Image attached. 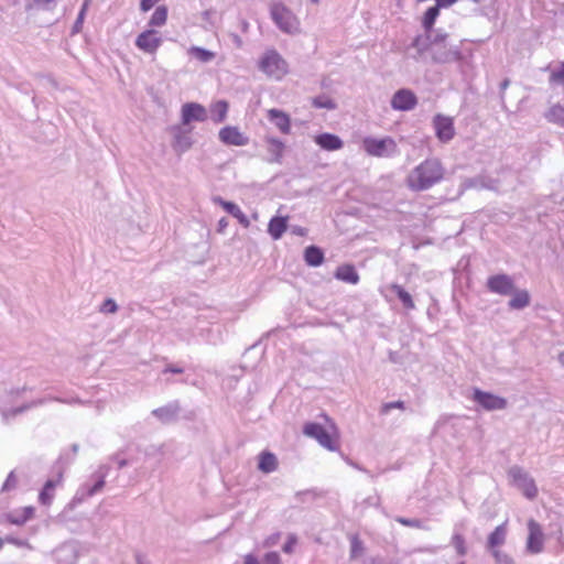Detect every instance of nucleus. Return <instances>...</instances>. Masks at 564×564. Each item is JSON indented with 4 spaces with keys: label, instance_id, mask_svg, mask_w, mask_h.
I'll return each instance as SVG.
<instances>
[{
    "label": "nucleus",
    "instance_id": "nucleus-36",
    "mask_svg": "<svg viewBox=\"0 0 564 564\" xmlns=\"http://www.w3.org/2000/svg\"><path fill=\"white\" fill-rule=\"evenodd\" d=\"M547 121L564 127V107L555 105L545 113Z\"/></svg>",
    "mask_w": 564,
    "mask_h": 564
},
{
    "label": "nucleus",
    "instance_id": "nucleus-8",
    "mask_svg": "<svg viewBox=\"0 0 564 564\" xmlns=\"http://www.w3.org/2000/svg\"><path fill=\"white\" fill-rule=\"evenodd\" d=\"M303 433L306 436L316 440L323 447L329 451H334L336 448L330 433L318 423H306L303 427Z\"/></svg>",
    "mask_w": 564,
    "mask_h": 564
},
{
    "label": "nucleus",
    "instance_id": "nucleus-39",
    "mask_svg": "<svg viewBox=\"0 0 564 564\" xmlns=\"http://www.w3.org/2000/svg\"><path fill=\"white\" fill-rule=\"evenodd\" d=\"M313 106L315 108H324V109H335L336 105L335 102L327 96H317L312 101Z\"/></svg>",
    "mask_w": 564,
    "mask_h": 564
},
{
    "label": "nucleus",
    "instance_id": "nucleus-54",
    "mask_svg": "<svg viewBox=\"0 0 564 564\" xmlns=\"http://www.w3.org/2000/svg\"><path fill=\"white\" fill-rule=\"evenodd\" d=\"M243 564H261L260 561L252 554H247Z\"/></svg>",
    "mask_w": 564,
    "mask_h": 564
},
{
    "label": "nucleus",
    "instance_id": "nucleus-52",
    "mask_svg": "<svg viewBox=\"0 0 564 564\" xmlns=\"http://www.w3.org/2000/svg\"><path fill=\"white\" fill-rule=\"evenodd\" d=\"M160 0H141L140 2V9L143 11V12H147L149 11L150 9H152L154 7V4L156 2H159Z\"/></svg>",
    "mask_w": 564,
    "mask_h": 564
},
{
    "label": "nucleus",
    "instance_id": "nucleus-42",
    "mask_svg": "<svg viewBox=\"0 0 564 564\" xmlns=\"http://www.w3.org/2000/svg\"><path fill=\"white\" fill-rule=\"evenodd\" d=\"M17 485H18L17 476H15L14 471H11L8 475L4 484L2 485L1 491L2 492H9V491L15 489Z\"/></svg>",
    "mask_w": 564,
    "mask_h": 564
},
{
    "label": "nucleus",
    "instance_id": "nucleus-24",
    "mask_svg": "<svg viewBox=\"0 0 564 564\" xmlns=\"http://www.w3.org/2000/svg\"><path fill=\"white\" fill-rule=\"evenodd\" d=\"M55 558L61 564H74L77 558L76 547L72 544H63L54 552Z\"/></svg>",
    "mask_w": 564,
    "mask_h": 564
},
{
    "label": "nucleus",
    "instance_id": "nucleus-51",
    "mask_svg": "<svg viewBox=\"0 0 564 564\" xmlns=\"http://www.w3.org/2000/svg\"><path fill=\"white\" fill-rule=\"evenodd\" d=\"M6 541L8 543L14 544L19 547L32 549V546L30 545V543L26 540H20V539L13 538V536H8V538H6Z\"/></svg>",
    "mask_w": 564,
    "mask_h": 564
},
{
    "label": "nucleus",
    "instance_id": "nucleus-34",
    "mask_svg": "<svg viewBox=\"0 0 564 564\" xmlns=\"http://www.w3.org/2000/svg\"><path fill=\"white\" fill-rule=\"evenodd\" d=\"M178 412V408L174 404H169L152 411V414L160 419L162 422H170Z\"/></svg>",
    "mask_w": 564,
    "mask_h": 564
},
{
    "label": "nucleus",
    "instance_id": "nucleus-15",
    "mask_svg": "<svg viewBox=\"0 0 564 564\" xmlns=\"http://www.w3.org/2000/svg\"><path fill=\"white\" fill-rule=\"evenodd\" d=\"M182 123L188 126L192 121L203 122L207 119L205 107L196 102H187L182 106Z\"/></svg>",
    "mask_w": 564,
    "mask_h": 564
},
{
    "label": "nucleus",
    "instance_id": "nucleus-7",
    "mask_svg": "<svg viewBox=\"0 0 564 564\" xmlns=\"http://www.w3.org/2000/svg\"><path fill=\"white\" fill-rule=\"evenodd\" d=\"M161 44L162 37L153 29L141 32L135 39V46L147 54H155Z\"/></svg>",
    "mask_w": 564,
    "mask_h": 564
},
{
    "label": "nucleus",
    "instance_id": "nucleus-49",
    "mask_svg": "<svg viewBox=\"0 0 564 564\" xmlns=\"http://www.w3.org/2000/svg\"><path fill=\"white\" fill-rule=\"evenodd\" d=\"M263 562L265 564H281V557L278 552H268L263 557Z\"/></svg>",
    "mask_w": 564,
    "mask_h": 564
},
{
    "label": "nucleus",
    "instance_id": "nucleus-37",
    "mask_svg": "<svg viewBox=\"0 0 564 564\" xmlns=\"http://www.w3.org/2000/svg\"><path fill=\"white\" fill-rule=\"evenodd\" d=\"M167 19V9L164 6L158 7L153 12L149 25L150 26H162L165 24Z\"/></svg>",
    "mask_w": 564,
    "mask_h": 564
},
{
    "label": "nucleus",
    "instance_id": "nucleus-40",
    "mask_svg": "<svg viewBox=\"0 0 564 564\" xmlns=\"http://www.w3.org/2000/svg\"><path fill=\"white\" fill-rule=\"evenodd\" d=\"M452 545L456 549V552L460 556H464L467 553V549H466V545H465V539H464V536L462 534L455 533L452 536Z\"/></svg>",
    "mask_w": 564,
    "mask_h": 564
},
{
    "label": "nucleus",
    "instance_id": "nucleus-62",
    "mask_svg": "<svg viewBox=\"0 0 564 564\" xmlns=\"http://www.w3.org/2000/svg\"><path fill=\"white\" fill-rule=\"evenodd\" d=\"M88 6H89V0H86V1L83 3L82 9H80V11H79V12H84V14H86V10H87Z\"/></svg>",
    "mask_w": 564,
    "mask_h": 564
},
{
    "label": "nucleus",
    "instance_id": "nucleus-44",
    "mask_svg": "<svg viewBox=\"0 0 564 564\" xmlns=\"http://www.w3.org/2000/svg\"><path fill=\"white\" fill-rule=\"evenodd\" d=\"M362 543L358 538H352L350 546V557L356 558L362 553Z\"/></svg>",
    "mask_w": 564,
    "mask_h": 564
},
{
    "label": "nucleus",
    "instance_id": "nucleus-10",
    "mask_svg": "<svg viewBox=\"0 0 564 564\" xmlns=\"http://www.w3.org/2000/svg\"><path fill=\"white\" fill-rule=\"evenodd\" d=\"M433 126L437 139L443 142H449L455 135L453 119L443 115H436L433 119Z\"/></svg>",
    "mask_w": 564,
    "mask_h": 564
},
{
    "label": "nucleus",
    "instance_id": "nucleus-13",
    "mask_svg": "<svg viewBox=\"0 0 564 564\" xmlns=\"http://www.w3.org/2000/svg\"><path fill=\"white\" fill-rule=\"evenodd\" d=\"M417 104V98L410 89H399L391 99V107L399 111L412 110Z\"/></svg>",
    "mask_w": 564,
    "mask_h": 564
},
{
    "label": "nucleus",
    "instance_id": "nucleus-5",
    "mask_svg": "<svg viewBox=\"0 0 564 564\" xmlns=\"http://www.w3.org/2000/svg\"><path fill=\"white\" fill-rule=\"evenodd\" d=\"M510 484L517 487L525 498L532 500L538 495V487L534 479L521 467L512 466L508 471Z\"/></svg>",
    "mask_w": 564,
    "mask_h": 564
},
{
    "label": "nucleus",
    "instance_id": "nucleus-22",
    "mask_svg": "<svg viewBox=\"0 0 564 564\" xmlns=\"http://www.w3.org/2000/svg\"><path fill=\"white\" fill-rule=\"evenodd\" d=\"M315 143L327 151H336L343 148L341 139L332 133H322L315 137Z\"/></svg>",
    "mask_w": 564,
    "mask_h": 564
},
{
    "label": "nucleus",
    "instance_id": "nucleus-32",
    "mask_svg": "<svg viewBox=\"0 0 564 564\" xmlns=\"http://www.w3.org/2000/svg\"><path fill=\"white\" fill-rule=\"evenodd\" d=\"M512 297L509 301V307L512 310H522L527 307L530 303V296L529 293L524 290L517 291L516 293H512Z\"/></svg>",
    "mask_w": 564,
    "mask_h": 564
},
{
    "label": "nucleus",
    "instance_id": "nucleus-46",
    "mask_svg": "<svg viewBox=\"0 0 564 564\" xmlns=\"http://www.w3.org/2000/svg\"><path fill=\"white\" fill-rule=\"evenodd\" d=\"M296 544H297L296 535L295 534H289L288 541L284 543L282 550L286 554H292Z\"/></svg>",
    "mask_w": 564,
    "mask_h": 564
},
{
    "label": "nucleus",
    "instance_id": "nucleus-58",
    "mask_svg": "<svg viewBox=\"0 0 564 564\" xmlns=\"http://www.w3.org/2000/svg\"><path fill=\"white\" fill-rule=\"evenodd\" d=\"M228 225V221L226 218H221L219 221H218V231L219 232H223L224 229L227 227Z\"/></svg>",
    "mask_w": 564,
    "mask_h": 564
},
{
    "label": "nucleus",
    "instance_id": "nucleus-63",
    "mask_svg": "<svg viewBox=\"0 0 564 564\" xmlns=\"http://www.w3.org/2000/svg\"><path fill=\"white\" fill-rule=\"evenodd\" d=\"M128 462L126 459H119L118 460V467L119 468H123L124 466H127Z\"/></svg>",
    "mask_w": 564,
    "mask_h": 564
},
{
    "label": "nucleus",
    "instance_id": "nucleus-48",
    "mask_svg": "<svg viewBox=\"0 0 564 564\" xmlns=\"http://www.w3.org/2000/svg\"><path fill=\"white\" fill-rule=\"evenodd\" d=\"M280 539H281V533L275 532V533L269 535L268 538H265V540L262 543V546L263 547L275 546L279 543Z\"/></svg>",
    "mask_w": 564,
    "mask_h": 564
},
{
    "label": "nucleus",
    "instance_id": "nucleus-23",
    "mask_svg": "<svg viewBox=\"0 0 564 564\" xmlns=\"http://www.w3.org/2000/svg\"><path fill=\"white\" fill-rule=\"evenodd\" d=\"M61 479H48L39 495V502L42 506L48 507L52 505L55 497V489L59 485Z\"/></svg>",
    "mask_w": 564,
    "mask_h": 564
},
{
    "label": "nucleus",
    "instance_id": "nucleus-12",
    "mask_svg": "<svg viewBox=\"0 0 564 564\" xmlns=\"http://www.w3.org/2000/svg\"><path fill=\"white\" fill-rule=\"evenodd\" d=\"M219 140L226 145L243 147L249 143V138L238 127L226 126L219 130Z\"/></svg>",
    "mask_w": 564,
    "mask_h": 564
},
{
    "label": "nucleus",
    "instance_id": "nucleus-55",
    "mask_svg": "<svg viewBox=\"0 0 564 564\" xmlns=\"http://www.w3.org/2000/svg\"><path fill=\"white\" fill-rule=\"evenodd\" d=\"M456 1L457 0H436V7L437 8H440V7L446 8V7L454 4Z\"/></svg>",
    "mask_w": 564,
    "mask_h": 564
},
{
    "label": "nucleus",
    "instance_id": "nucleus-47",
    "mask_svg": "<svg viewBox=\"0 0 564 564\" xmlns=\"http://www.w3.org/2000/svg\"><path fill=\"white\" fill-rule=\"evenodd\" d=\"M392 409L404 410V402L403 401H393V402L384 403L381 408V413L388 414Z\"/></svg>",
    "mask_w": 564,
    "mask_h": 564
},
{
    "label": "nucleus",
    "instance_id": "nucleus-61",
    "mask_svg": "<svg viewBox=\"0 0 564 564\" xmlns=\"http://www.w3.org/2000/svg\"><path fill=\"white\" fill-rule=\"evenodd\" d=\"M241 29H242V31H243V32H247V31H248V29H249V22H248V21H246V20H243V21L241 22Z\"/></svg>",
    "mask_w": 564,
    "mask_h": 564
},
{
    "label": "nucleus",
    "instance_id": "nucleus-16",
    "mask_svg": "<svg viewBox=\"0 0 564 564\" xmlns=\"http://www.w3.org/2000/svg\"><path fill=\"white\" fill-rule=\"evenodd\" d=\"M264 142L267 149L265 161L269 163H280L285 149L284 142L275 137H265Z\"/></svg>",
    "mask_w": 564,
    "mask_h": 564
},
{
    "label": "nucleus",
    "instance_id": "nucleus-64",
    "mask_svg": "<svg viewBox=\"0 0 564 564\" xmlns=\"http://www.w3.org/2000/svg\"><path fill=\"white\" fill-rule=\"evenodd\" d=\"M558 361L562 366H564V351L558 355Z\"/></svg>",
    "mask_w": 564,
    "mask_h": 564
},
{
    "label": "nucleus",
    "instance_id": "nucleus-56",
    "mask_svg": "<svg viewBox=\"0 0 564 564\" xmlns=\"http://www.w3.org/2000/svg\"><path fill=\"white\" fill-rule=\"evenodd\" d=\"M398 521L400 523L404 524V525H408V527H415V525H417V521L416 520L400 518Z\"/></svg>",
    "mask_w": 564,
    "mask_h": 564
},
{
    "label": "nucleus",
    "instance_id": "nucleus-41",
    "mask_svg": "<svg viewBox=\"0 0 564 564\" xmlns=\"http://www.w3.org/2000/svg\"><path fill=\"white\" fill-rule=\"evenodd\" d=\"M489 552L491 553L497 564H513L512 557L501 550L497 549Z\"/></svg>",
    "mask_w": 564,
    "mask_h": 564
},
{
    "label": "nucleus",
    "instance_id": "nucleus-25",
    "mask_svg": "<svg viewBox=\"0 0 564 564\" xmlns=\"http://www.w3.org/2000/svg\"><path fill=\"white\" fill-rule=\"evenodd\" d=\"M228 109L229 105L225 100H218L212 104L209 108L210 119L215 123H221L227 118Z\"/></svg>",
    "mask_w": 564,
    "mask_h": 564
},
{
    "label": "nucleus",
    "instance_id": "nucleus-57",
    "mask_svg": "<svg viewBox=\"0 0 564 564\" xmlns=\"http://www.w3.org/2000/svg\"><path fill=\"white\" fill-rule=\"evenodd\" d=\"M164 372L182 373L183 369L174 366H169L164 369Z\"/></svg>",
    "mask_w": 564,
    "mask_h": 564
},
{
    "label": "nucleus",
    "instance_id": "nucleus-29",
    "mask_svg": "<svg viewBox=\"0 0 564 564\" xmlns=\"http://www.w3.org/2000/svg\"><path fill=\"white\" fill-rule=\"evenodd\" d=\"M187 54L198 61L199 63L202 64H208L210 62H213L216 57V53L213 52V51H209V50H206L204 47H200V46H191L188 50H187Z\"/></svg>",
    "mask_w": 564,
    "mask_h": 564
},
{
    "label": "nucleus",
    "instance_id": "nucleus-50",
    "mask_svg": "<svg viewBox=\"0 0 564 564\" xmlns=\"http://www.w3.org/2000/svg\"><path fill=\"white\" fill-rule=\"evenodd\" d=\"M32 1H33L34 6L45 9V10H51L55 7V0H32Z\"/></svg>",
    "mask_w": 564,
    "mask_h": 564
},
{
    "label": "nucleus",
    "instance_id": "nucleus-38",
    "mask_svg": "<svg viewBox=\"0 0 564 564\" xmlns=\"http://www.w3.org/2000/svg\"><path fill=\"white\" fill-rule=\"evenodd\" d=\"M438 13H440V10L436 6L434 7H430L425 13H424V18H423V25L425 29H430L432 28V25L434 24L436 18L438 17Z\"/></svg>",
    "mask_w": 564,
    "mask_h": 564
},
{
    "label": "nucleus",
    "instance_id": "nucleus-9",
    "mask_svg": "<svg viewBox=\"0 0 564 564\" xmlns=\"http://www.w3.org/2000/svg\"><path fill=\"white\" fill-rule=\"evenodd\" d=\"M473 400L487 411L503 410L507 406V400L489 392L475 389Z\"/></svg>",
    "mask_w": 564,
    "mask_h": 564
},
{
    "label": "nucleus",
    "instance_id": "nucleus-27",
    "mask_svg": "<svg viewBox=\"0 0 564 564\" xmlns=\"http://www.w3.org/2000/svg\"><path fill=\"white\" fill-rule=\"evenodd\" d=\"M46 401V399H39V400H35V401H32L30 403H25L21 406H15V408H11V409H8V410H2L1 411V414H2V419H3V422H9V420L11 417H14L23 412H25L26 410H30L34 406H37V405H42L44 402Z\"/></svg>",
    "mask_w": 564,
    "mask_h": 564
},
{
    "label": "nucleus",
    "instance_id": "nucleus-31",
    "mask_svg": "<svg viewBox=\"0 0 564 564\" xmlns=\"http://www.w3.org/2000/svg\"><path fill=\"white\" fill-rule=\"evenodd\" d=\"M389 289L398 296V299L401 301L402 305L406 310L415 308V304L412 300L411 294L409 292H406L401 285L391 284Z\"/></svg>",
    "mask_w": 564,
    "mask_h": 564
},
{
    "label": "nucleus",
    "instance_id": "nucleus-28",
    "mask_svg": "<svg viewBox=\"0 0 564 564\" xmlns=\"http://www.w3.org/2000/svg\"><path fill=\"white\" fill-rule=\"evenodd\" d=\"M286 228H288V218L273 217L268 225V232L274 240H278L283 236Z\"/></svg>",
    "mask_w": 564,
    "mask_h": 564
},
{
    "label": "nucleus",
    "instance_id": "nucleus-59",
    "mask_svg": "<svg viewBox=\"0 0 564 564\" xmlns=\"http://www.w3.org/2000/svg\"><path fill=\"white\" fill-rule=\"evenodd\" d=\"M292 231H293L294 234H296V235H301V236H302V235H304V229H303V228H301V227H294V228L292 229Z\"/></svg>",
    "mask_w": 564,
    "mask_h": 564
},
{
    "label": "nucleus",
    "instance_id": "nucleus-35",
    "mask_svg": "<svg viewBox=\"0 0 564 564\" xmlns=\"http://www.w3.org/2000/svg\"><path fill=\"white\" fill-rule=\"evenodd\" d=\"M276 457L271 453H262L259 459V469L263 473H272L276 469Z\"/></svg>",
    "mask_w": 564,
    "mask_h": 564
},
{
    "label": "nucleus",
    "instance_id": "nucleus-33",
    "mask_svg": "<svg viewBox=\"0 0 564 564\" xmlns=\"http://www.w3.org/2000/svg\"><path fill=\"white\" fill-rule=\"evenodd\" d=\"M109 471L108 466H101L97 473L95 474L96 481L93 486L88 487L87 495L94 496L95 494L99 492L102 487L105 486V478Z\"/></svg>",
    "mask_w": 564,
    "mask_h": 564
},
{
    "label": "nucleus",
    "instance_id": "nucleus-21",
    "mask_svg": "<svg viewBox=\"0 0 564 564\" xmlns=\"http://www.w3.org/2000/svg\"><path fill=\"white\" fill-rule=\"evenodd\" d=\"M192 143L193 141L189 134V130H183L180 127L174 128L173 149L176 152L183 153L187 151L192 147Z\"/></svg>",
    "mask_w": 564,
    "mask_h": 564
},
{
    "label": "nucleus",
    "instance_id": "nucleus-3",
    "mask_svg": "<svg viewBox=\"0 0 564 564\" xmlns=\"http://www.w3.org/2000/svg\"><path fill=\"white\" fill-rule=\"evenodd\" d=\"M259 69L269 77L281 79L288 73V63L275 50H268L259 61Z\"/></svg>",
    "mask_w": 564,
    "mask_h": 564
},
{
    "label": "nucleus",
    "instance_id": "nucleus-18",
    "mask_svg": "<svg viewBox=\"0 0 564 564\" xmlns=\"http://www.w3.org/2000/svg\"><path fill=\"white\" fill-rule=\"evenodd\" d=\"M214 202L218 205H220L228 214L234 216L240 225H242L245 228H248L250 226V221L247 218V216L242 213L240 207L232 203L224 200L221 197L217 196L214 197Z\"/></svg>",
    "mask_w": 564,
    "mask_h": 564
},
{
    "label": "nucleus",
    "instance_id": "nucleus-14",
    "mask_svg": "<svg viewBox=\"0 0 564 564\" xmlns=\"http://www.w3.org/2000/svg\"><path fill=\"white\" fill-rule=\"evenodd\" d=\"M432 58L436 63L446 64L460 59V51L457 46L447 47L438 43H434L431 47Z\"/></svg>",
    "mask_w": 564,
    "mask_h": 564
},
{
    "label": "nucleus",
    "instance_id": "nucleus-17",
    "mask_svg": "<svg viewBox=\"0 0 564 564\" xmlns=\"http://www.w3.org/2000/svg\"><path fill=\"white\" fill-rule=\"evenodd\" d=\"M268 119L270 122H272L280 132L284 134H289L291 131V120L289 115H286L284 111L279 109H270L268 110Z\"/></svg>",
    "mask_w": 564,
    "mask_h": 564
},
{
    "label": "nucleus",
    "instance_id": "nucleus-60",
    "mask_svg": "<svg viewBox=\"0 0 564 564\" xmlns=\"http://www.w3.org/2000/svg\"><path fill=\"white\" fill-rule=\"evenodd\" d=\"M137 564H148L143 556L137 555L135 558Z\"/></svg>",
    "mask_w": 564,
    "mask_h": 564
},
{
    "label": "nucleus",
    "instance_id": "nucleus-19",
    "mask_svg": "<svg viewBox=\"0 0 564 564\" xmlns=\"http://www.w3.org/2000/svg\"><path fill=\"white\" fill-rule=\"evenodd\" d=\"M507 521L498 525L488 536L486 547L488 551L497 550L506 543L507 540Z\"/></svg>",
    "mask_w": 564,
    "mask_h": 564
},
{
    "label": "nucleus",
    "instance_id": "nucleus-6",
    "mask_svg": "<svg viewBox=\"0 0 564 564\" xmlns=\"http://www.w3.org/2000/svg\"><path fill=\"white\" fill-rule=\"evenodd\" d=\"M528 539L525 549L530 554H540L544 550V533L542 527L534 519L528 520Z\"/></svg>",
    "mask_w": 564,
    "mask_h": 564
},
{
    "label": "nucleus",
    "instance_id": "nucleus-43",
    "mask_svg": "<svg viewBox=\"0 0 564 564\" xmlns=\"http://www.w3.org/2000/svg\"><path fill=\"white\" fill-rule=\"evenodd\" d=\"M118 311V305L112 299H107L100 306V312L105 314H113Z\"/></svg>",
    "mask_w": 564,
    "mask_h": 564
},
{
    "label": "nucleus",
    "instance_id": "nucleus-2",
    "mask_svg": "<svg viewBox=\"0 0 564 564\" xmlns=\"http://www.w3.org/2000/svg\"><path fill=\"white\" fill-rule=\"evenodd\" d=\"M271 19L284 33L294 34L299 31V21L292 11L282 2H273L270 6Z\"/></svg>",
    "mask_w": 564,
    "mask_h": 564
},
{
    "label": "nucleus",
    "instance_id": "nucleus-30",
    "mask_svg": "<svg viewBox=\"0 0 564 564\" xmlns=\"http://www.w3.org/2000/svg\"><path fill=\"white\" fill-rule=\"evenodd\" d=\"M304 260L311 267H318L324 261V253L318 247L310 246L304 251Z\"/></svg>",
    "mask_w": 564,
    "mask_h": 564
},
{
    "label": "nucleus",
    "instance_id": "nucleus-26",
    "mask_svg": "<svg viewBox=\"0 0 564 564\" xmlns=\"http://www.w3.org/2000/svg\"><path fill=\"white\" fill-rule=\"evenodd\" d=\"M335 278L350 284H357L359 275L352 265L345 264L337 268Z\"/></svg>",
    "mask_w": 564,
    "mask_h": 564
},
{
    "label": "nucleus",
    "instance_id": "nucleus-45",
    "mask_svg": "<svg viewBox=\"0 0 564 564\" xmlns=\"http://www.w3.org/2000/svg\"><path fill=\"white\" fill-rule=\"evenodd\" d=\"M550 82L564 85V62L558 69L552 72Z\"/></svg>",
    "mask_w": 564,
    "mask_h": 564
},
{
    "label": "nucleus",
    "instance_id": "nucleus-20",
    "mask_svg": "<svg viewBox=\"0 0 564 564\" xmlns=\"http://www.w3.org/2000/svg\"><path fill=\"white\" fill-rule=\"evenodd\" d=\"M34 513H35V508L29 506V507H23V508H20V509H15V510L7 513L6 517H7V520L11 524L22 525L26 521L32 519L34 517Z\"/></svg>",
    "mask_w": 564,
    "mask_h": 564
},
{
    "label": "nucleus",
    "instance_id": "nucleus-4",
    "mask_svg": "<svg viewBox=\"0 0 564 564\" xmlns=\"http://www.w3.org/2000/svg\"><path fill=\"white\" fill-rule=\"evenodd\" d=\"M362 148L367 154L377 158H390L398 152V145L390 137L381 139L367 137L362 141Z\"/></svg>",
    "mask_w": 564,
    "mask_h": 564
},
{
    "label": "nucleus",
    "instance_id": "nucleus-11",
    "mask_svg": "<svg viewBox=\"0 0 564 564\" xmlns=\"http://www.w3.org/2000/svg\"><path fill=\"white\" fill-rule=\"evenodd\" d=\"M487 288L492 293L509 295L514 291V283L512 278L507 274H496L488 278Z\"/></svg>",
    "mask_w": 564,
    "mask_h": 564
},
{
    "label": "nucleus",
    "instance_id": "nucleus-53",
    "mask_svg": "<svg viewBox=\"0 0 564 564\" xmlns=\"http://www.w3.org/2000/svg\"><path fill=\"white\" fill-rule=\"evenodd\" d=\"M84 19H85L84 12H79L78 17H77V19H76V21L74 23V31L75 32H79L80 31L83 22H84Z\"/></svg>",
    "mask_w": 564,
    "mask_h": 564
},
{
    "label": "nucleus",
    "instance_id": "nucleus-1",
    "mask_svg": "<svg viewBox=\"0 0 564 564\" xmlns=\"http://www.w3.org/2000/svg\"><path fill=\"white\" fill-rule=\"evenodd\" d=\"M445 167L437 158H429L413 167L405 177V185L412 192H424L441 183Z\"/></svg>",
    "mask_w": 564,
    "mask_h": 564
}]
</instances>
